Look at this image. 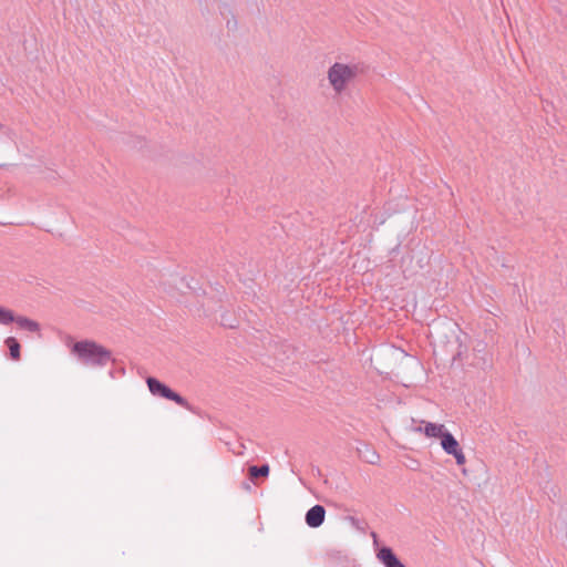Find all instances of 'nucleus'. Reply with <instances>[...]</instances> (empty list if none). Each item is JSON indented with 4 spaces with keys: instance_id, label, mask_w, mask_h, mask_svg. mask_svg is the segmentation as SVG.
Here are the masks:
<instances>
[{
    "instance_id": "6e6552de",
    "label": "nucleus",
    "mask_w": 567,
    "mask_h": 567,
    "mask_svg": "<svg viewBox=\"0 0 567 567\" xmlns=\"http://www.w3.org/2000/svg\"><path fill=\"white\" fill-rule=\"evenodd\" d=\"M21 329L28 330L30 332H39L40 326L37 321L28 319L25 317H14L13 320Z\"/></svg>"
},
{
    "instance_id": "0eeeda50",
    "label": "nucleus",
    "mask_w": 567,
    "mask_h": 567,
    "mask_svg": "<svg viewBox=\"0 0 567 567\" xmlns=\"http://www.w3.org/2000/svg\"><path fill=\"white\" fill-rule=\"evenodd\" d=\"M377 557L385 567H405L389 547L381 548Z\"/></svg>"
},
{
    "instance_id": "423d86ee",
    "label": "nucleus",
    "mask_w": 567,
    "mask_h": 567,
    "mask_svg": "<svg viewBox=\"0 0 567 567\" xmlns=\"http://www.w3.org/2000/svg\"><path fill=\"white\" fill-rule=\"evenodd\" d=\"M326 511L321 505H315L306 514V523L310 527H319L324 520Z\"/></svg>"
},
{
    "instance_id": "39448f33",
    "label": "nucleus",
    "mask_w": 567,
    "mask_h": 567,
    "mask_svg": "<svg viewBox=\"0 0 567 567\" xmlns=\"http://www.w3.org/2000/svg\"><path fill=\"white\" fill-rule=\"evenodd\" d=\"M415 431L423 432L426 437L440 439L441 441L442 437H444V435L449 433L444 424L427 421H421V426L416 427Z\"/></svg>"
},
{
    "instance_id": "f03ea898",
    "label": "nucleus",
    "mask_w": 567,
    "mask_h": 567,
    "mask_svg": "<svg viewBox=\"0 0 567 567\" xmlns=\"http://www.w3.org/2000/svg\"><path fill=\"white\" fill-rule=\"evenodd\" d=\"M71 352L89 367H104L111 361V351L92 340L78 341Z\"/></svg>"
},
{
    "instance_id": "f257e3e1",
    "label": "nucleus",
    "mask_w": 567,
    "mask_h": 567,
    "mask_svg": "<svg viewBox=\"0 0 567 567\" xmlns=\"http://www.w3.org/2000/svg\"><path fill=\"white\" fill-rule=\"evenodd\" d=\"M363 74V63L340 60L328 68L327 81L333 94L340 96L346 94Z\"/></svg>"
},
{
    "instance_id": "9d476101",
    "label": "nucleus",
    "mask_w": 567,
    "mask_h": 567,
    "mask_svg": "<svg viewBox=\"0 0 567 567\" xmlns=\"http://www.w3.org/2000/svg\"><path fill=\"white\" fill-rule=\"evenodd\" d=\"M269 474V466L262 465V466H250L249 467V475L251 477H259V476H268Z\"/></svg>"
},
{
    "instance_id": "7ed1b4c3",
    "label": "nucleus",
    "mask_w": 567,
    "mask_h": 567,
    "mask_svg": "<svg viewBox=\"0 0 567 567\" xmlns=\"http://www.w3.org/2000/svg\"><path fill=\"white\" fill-rule=\"evenodd\" d=\"M147 386L150 392L155 396L165 398L167 400L174 401L176 404L188 409L189 404L188 402L178 393L171 390L168 386H166L164 383L159 382L155 378H148L146 380Z\"/></svg>"
},
{
    "instance_id": "20e7f679",
    "label": "nucleus",
    "mask_w": 567,
    "mask_h": 567,
    "mask_svg": "<svg viewBox=\"0 0 567 567\" xmlns=\"http://www.w3.org/2000/svg\"><path fill=\"white\" fill-rule=\"evenodd\" d=\"M441 446L446 454L452 455L455 458L458 466H463L466 463L463 449L452 433L449 432L444 437H442Z\"/></svg>"
},
{
    "instance_id": "9b49d317",
    "label": "nucleus",
    "mask_w": 567,
    "mask_h": 567,
    "mask_svg": "<svg viewBox=\"0 0 567 567\" xmlns=\"http://www.w3.org/2000/svg\"><path fill=\"white\" fill-rule=\"evenodd\" d=\"M13 320H14L13 312L11 310L0 307V323L9 324V323L13 322Z\"/></svg>"
},
{
    "instance_id": "1a4fd4ad",
    "label": "nucleus",
    "mask_w": 567,
    "mask_h": 567,
    "mask_svg": "<svg viewBox=\"0 0 567 567\" xmlns=\"http://www.w3.org/2000/svg\"><path fill=\"white\" fill-rule=\"evenodd\" d=\"M6 344L10 350V355L13 360L20 359V344L13 337H9L6 339Z\"/></svg>"
},
{
    "instance_id": "f8f14e48",
    "label": "nucleus",
    "mask_w": 567,
    "mask_h": 567,
    "mask_svg": "<svg viewBox=\"0 0 567 567\" xmlns=\"http://www.w3.org/2000/svg\"><path fill=\"white\" fill-rule=\"evenodd\" d=\"M8 131V127L6 125H3L2 123H0V132H7Z\"/></svg>"
}]
</instances>
